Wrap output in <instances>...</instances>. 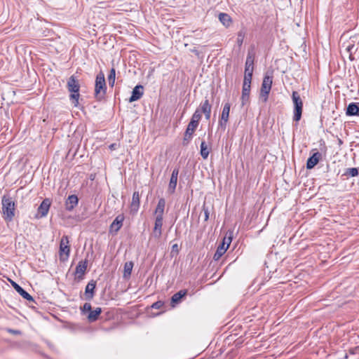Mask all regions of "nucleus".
Masks as SVG:
<instances>
[{"instance_id": "18", "label": "nucleus", "mask_w": 359, "mask_h": 359, "mask_svg": "<svg viewBox=\"0 0 359 359\" xmlns=\"http://www.w3.org/2000/svg\"><path fill=\"white\" fill-rule=\"evenodd\" d=\"M79 198L76 195H70L65 201V209L67 211H72L78 205Z\"/></svg>"}, {"instance_id": "31", "label": "nucleus", "mask_w": 359, "mask_h": 359, "mask_svg": "<svg viewBox=\"0 0 359 359\" xmlns=\"http://www.w3.org/2000/svg\"><path fill=\"white\" fill-rule=\"evenodd\" d=\"M201 112L199 109H197L194 114L192 115L191 121L189 123H194V125L198 126L199 121L201 118Z\"/></svg>"}, {"instance_id": "9", "label": "nucleus", "mask_w": 359, "mask_h": 359, "mask_svg": "<svg viewBox=\"0 0 359 359\" xmlns=\"http://www.w3.org/2000/svg\"><path fill=\"white\" fill-rule=\"evenodd\" d=\"M231 104L229 102H226L224 104L222 112L221 114V118L219 121V125L224 130L226 129V123L229 121V112H230Z\"/></svg>"}, {"instance_id": "36", "label": "nucleus", "mask_w": 359, "mask_h": 359, "mask_svg": "<svg viewBox=\"0 0 359 359\" xmlns=\"http://www.w3.org/2000/svg\"><path fill=\"white\" fill-rule=\"evenodd\" d=\"M163 305H164V302L163 301H157V302H154V304H152L151 307L152 309H161Z\"/></svg>"}, {"instance_id": "28", "label": "nucleus", "mask_w": 359, "mask_h": 359, "mask_svg": "<svg viewBox=\"0 0 359 359\" xmlns=\"http://www.w3.org/2000/svg\"><path fill=\"white\" fill-rule=\"evenodd\" d=\"M251 81H252V78H250L249 74H248L247 76H244L243 88H242L243 94L250 95V88H251Z\"/></svg>"}, {"instance_id": "40", "label": "nucleus", "mask_w": 359, "mask_h": 359, "mask_svg": "<svg viewBox=\"0 0 359 359\" xmlns=\"http://www.w3.org/2000/svg\"><path fill=\"white\" fill-rule=\"evenodd\" d=\"M117 148V144L116 143L111 144L109 146V149L110 150H115Z\"/></svg>"}, {"instance_id": "12", "label": "nucleus", "mask_w": 359, "mask_h": 359, "mask_svg": "<svg viewBox=\"0 0 359 359\" xmlns=\"http://www.w3.org/2000/svg\"><path fill=\"white\" fill-rule=\"evenodd\" d=\"M197 126L194 125V123H189L188 124L183 138L184 145H187L190 142V141L192 139L193 134L196 129L197 128Z\"/></svg>"}, {"instance_id": "2", "label": "nucleus", "mask_w": 359, "mask_h": 359, "mask_svg": "<svg viewBox=\"0 0 359 359\" xmlns=\"http://www.w3.org/2000/svg\"><path fill=\"white\" fill-rule=\"evenodd\" d=\"M67 87L68 90L71 93L69 97L74 107H77L79 104V89L80 85L79 81L76 80V77L72 75L71 76L68 81Z\"/></svg>"}, {"instance_id": "19", "label": "nucleus", "mask_w": 359, "mask_h": 359, "mask_svg": "<svg viewBox=\"0 0 359 359\" xmlns=\"http://www.w3.org/2000/svg\"><path fill=\"white\" fill-rule=\"evenodd\" d=\"M200 107V111L205 114L206 120H209L210 118L212 106L210 104L209 100L208 99H207V97H205V100L201 103Z\"/></svg>"}, {"instance_id": "27", "label": "nucleus", "mask_w": 359, "mask_h": 359, "mask_svg": "<svg viewBox=\"0 0 359 359\" xmlns=\"http://www.w3.org/2000/svg\"><path fill=\"white\" fill-rule=\"evenodd\" d=\"M102 313V309L100 307L96 308L95 310H90V311L88 313V315L87 316V319L90 323H93L96 321L99 316Z\"/></svg>"}, {"instance_id": "26", "label": "nucleus", "mask_w": 359, "mask_h": 359, "mask_svg": "<svg viewBox=\"0 0 359 359\" xmlns=\"http://www.w3.org/2000/svg\"><path fill=\"white\" fill-rule=\"evenodd\" d=\"M165 206V201L164 198H161L158 200V204L156 205L155 210L156 216H160L161 217H163L164 209Z\"/></svg>"}, {"instance_id": "32", "label": "nucleus", "mask_w": 359, "mask_h": 359, "mask_svg": "<svg viewBox=\"0 0 359 359\" xmlns=\"http://www.w3.org/2000/svg\"><path fill=\"white\" fill-rule=\"evenodd\" d=\"M116 71L114 68H111L108 76L109 85L113 87L115 83Z\"/></svg>"}, {"instance_id": "23", "label": "nucleus", "mask_w": 359, "mask_h": 359, "mask_svg": "<svg viewBox=\"0 0 359 359\" xmlns=\"http://www.w3.org/2000/svg\"><path fill=\"white\" fill-rule=\"evenodd\" d=\"M140 208V194L139 191H135L133 194L132 202L130 204V211L136 213Z\"/></svg>"}, {"instance_id": "17", "label": "nucleus", "mask_w": 359, "mask_h": 359, "mask_svg": "<svg viewBox=\"0 0 359 359\" xmlns=\"http://www.w3.org/2000/svg\"><path fill=\"white\" fill-rule=\"evenodd\" d=\"M144 93V88L142 85L136 86L132 91V95L129 98V102H133L140 100Z\"/></svg>"}, {"instance_id": "34", "label": "nucleus", "mask_w": 359, "mask_h": 359, "mask_svg": "<svg viewBox=\"0 0 359 359\" xmlns=\"http://www.w3.org/2000/svg\"><path fill=\"white\" fill-rule=\"evenodd\" d=\"M245 32L244 30H241L238 32V34H237V44L238 46H241L243 43V40H244V38H245Z\"/></svg>"}, {"instance_id": "13", "label": "nucleus", "mask_w": 359, "mask_h": 359, "mask_svg": "<svg viewBox=\"0 0 359 359\" xmlns=\"http://www.w3.org/2000/svg\"><path fill=\"white\" fill-rule=\"evenodd\" d=\"M96 287V281L91 280L86 285L84 292V299L86 300H91L95 295V289Z\"/></svg>"}, {"instance_id": "33", "label": "nucleus", "mask_w": 359, "mask_h": 359, "mask_svg": "<svg viewBox=\"0 0 359 359\" xmlns=\"http://www.w3.org/2000/svg\"><path fill=\"white\" fill-rule=\"evenodd\" d=\"M358 175V170L356 168H347L344 174L346 176L355 177Z\"/></svg>"}, {"instance_id": "35", "label": "nucleus", "mask_w": 359, "mask_h": 359, "mask_svg": "<svg viewBox=\"0 0 359 359\" xmlns=\"http://www.w3.org/2000/svg\"><path fill=\"white\" fill-rule=\"evenodd\" d=\"M81 309L83 313H89L92 309L91 304L90 303H85Z\"/></svg>"}, {"instance_id": "42", "label": "nucleus", "mask_w": 359, "mask_h": 359, "mask_svg": "<svg viewBox=\"0 0 359 359\" xmlns=\"http://www.w3.org/2000/svg\"><path fill=\"white\" fill-rule=\"evenodd\" d=\"M224 238H225V246H226L228 243V238H226V237Z\"/></svg>"}, {"instance_id": "4", "label": "nucleus", "mask_w": 359, "mask_h": 359, "mask_svg": "<svg viewBox=\"0 0 359 359\" xmlns=\"http://www.w3.org/2000/svg\"><path fill=\"white\" fill-rule=\"evenodd\" d=\"M292 100L294 104L293 120L298 122L302 118L303 111V102L299 94L297 91H293L292 94Z\"/></svg>"}, {"instance_id": "5", "label": "nucleus", "mask_w": 359, "mask_h": 359, "mask_svg": "<svg viewBox=\"0 0 359 359\" xmlns=\"http://www.w3.org/2000/svg\"><path fill=\"white\" fill-rule=\"evenodd\" d=\"M273 83V76L265 75L263 81L262 83L261 90H260V96L264 97V101L266 102L269 94L271 89V86Z\"/></svg>"}, {"instance_id": "1", "label": "nucleus", "mask_w": 359, "mask_h": 359, "mask_svg": "<svg viewBox=\"0 0 359 359\" xmlns=\"http://www.w3.org/2000/svg\"><path fill=\"white\" fill-rule=\"evenodd\" d=\"M3 217L6 221L11 222L15 216V204L11 197L4 196L1 200Z\"/></svg>"}, {"instance_id": "10", "label": "nucleus", "mask_w": 359, "mask_h": 359, "mask_svg": "<svg viewBox=\"0 0 359 359\" xmlns=\"http://www.w3.org/2000/svg\"><path fill=\"white\" fill-rule=\"evenodd\" d=\"M254 69V55L250 52L248 53L245 61V75L247 76L249 74L250 78H252V73Z\"/></svg>"}, {"instance_id": "11", "label": "nucleus", "mask_w": 359, "mask_h": 359, "mask_svg": "<svg viewBox=\"0 0 359 359\" xmlns=\"http://www.w3.org/2000/svg\"><path fill=\"white\" fill-rule=\"evenodd\" d=\"M231 241V238H228V243L227 245L225 246V238H224L223 242L217 247V250L214 254V260L217 261L221 258V257L225 253L227 248H229Z\"/></svg>"}, {"instance_id": "21", "label": "nucleus", "mask_w": 359, "mask_h": 359, "mask_svg": "<svg viewBox=\"0 0 359 359\" xmlns=\"http://www.w3.org/2000/svg\"><path fill=\"white\" fill-rule=\"evenodd\" d=\"M12 286L13 288L25 299L27 301L34 302L33 297L26 292L20 285L16 283L14 281H11Z\"/></svg>"}, {"instance_id": "6", "label": "nucleus", "mask_w": 359, "mask_h": 359, "mask_svg": "<svg viewBox=\"0 0 359 359\" xmlns=\"http://www.w3.org/2000/svg\"><path fill=\"white\" fill-rule=\"evenodd\" d=\"M69 241L67 236H63L60 243V259L65 261L68 259L70 252Z\"/></svg>"}, {"instance_id": "20", "label": "nucleus", "mask_w": 359, "mask_h": 359, "mask_svg": "<svg viewBox=\"0 0 359 359\" xmlns=\"http://www.w3.org/2000/svg\"><path fill=\"white\" fill-rule=\"evenodd\" d=\"M321 158V154L318 151L314 153L311 156H310L306 162V168L308 170H311L319 162Z\"/></svg>"}, {"instance_id": "3", "label": "nucleus", "mask_w": 359, "mask_h": 359, "mask_svg": "<svg viewBox=\"0 0 359 359\" xmlns=\"http://www.w3.org/2000/svg\"><path fill=\"white\" fill-rule=\"evenodd\" d=\"M107 91V86L105 82L104 74L102 72H100L95 79V97L97 100L104 98Z\"/></svg>"}, {"instance_id": "22", "label": "nucleus", "mask_w": 359, "mask_h": 359, "mask_svg": "<svg viewBox=\"0 0 359 359\" xmlns=\"http://www.w3.org/2000/svg\"><path fill=\"white\" fill-rule=\"evenodd\" d=\"M346 116H359V102H351L350 103L346 111Z\"/></svg>"}, {"instance_id": "39", "label": "nucleus", "mask_w": 359, "mask_h": 359, "mask_svg": "<svg viewBox=\"0 0 359 359\" xmlns=\"http://www.w3.org/2000/svg\"><path fill=\"white\" fill-rule=\"evenodd\" d=\"M203 210L204 212L205 221H208V219H209V210H208V208L207 207H205V205H203Z\"/></svg>"}, {"instance_id": "37", "label": "nucleus", "mask_w": 359, "mask_h": 359, "mask_svg": "<svg viewBox=\"0 0 359 359\" xmlns=\"http://www.w3.org/2000/svg\"><path fill=\"white\" fill-rule=\"evenodd\" d=\"M250 95L243 94L241 95L242 105H245L249 101Z\"/></svg>"}, {"instance_id": "24", "label": "nucleus", "mask_w": 359, "mask_h": 359, "mask_svg": "<svg viewBox=\"0 0 359 359\" xmlns=\"http://www.w3.org/2000/svg\"><path fill=\"white\" fill-rule=\"evenodd\" d=\"M218 19L225 27H229L232 23L231 18L229 14L225 13H219L218 15Z\"/></svg>"}, {"instance_id": "14", "label": "nucleus", "mask_w": 359, "mask_h": 359, "mask_svg": "<svg viewBox=\"0 0 359 359\" xmlns=\"http://www.w3.org/2000/svg\"><path fill=\"white\" fill-rule=\"evenodd\" d=\"M87 261H80L75 270V276L76 278L78 280H82L83 278V276L87 269Z\"/></svg>"}, {"instance_id": "7", "label": "nucleus", "mask_w": 359, "mask_h": 359, "mask_svg": "<svg viewBox=\"0 0 359 359\" xmlns=\"http://www.w3.org/2000/svg\"><path fill=\"white\" fill-rule=\"evenodd\" d=\"M50 204L51 203L49 198H46L43 199L38 208L36 218L39 219L46 217L48 212Z\"/></svg>"}, {"instance_id": "16", "label": "nucleus", "mask_w": 359, "mask_h": 359, "mask_svg": "<svg viewBox=\"0 0 359 359\" xmlns=\"http://www.w3.org/2000/svg\"><path fill=\"white\" fill-rule=\"evenodd\" d=\"M178 174H179V168H176L172 172L169 185H168V191L171 194L174 193L175 190L176 189Z\"/></svg>"}, {"instance_id": "25", "label": "nucleus", "mask_w": 359, "mask_h": 359, "mask_svg": "<svg viewBox=\"0 0 359 359\" xmlns=\"http://www.w3.org/2000/svg\"><path fill=\"white\" fill-rule=\"evenodd\" d=\"M211 151V147L208 146L205 140H203L200 145V154L203 159H207Z\"/></svg>"}, {"instance_id": "30", "label": "nucleus", "mask_w": 359, "mask_h": 359, "mask_svg": "<svg viewBox=\"0 0 359 359\" xmlns=\"http://www.w3.org/2000/svg\"><path fill=\"white\" fill-rule=\"evenodd\" d=\"M133 262H127L124 264V271H123V278H128L132 273V270L133 268Z\"/></svg>"}, {"instance_id": "15", "label": "nucleus", "mask_w": 359, "mask_h": 359, "mask_svg": "<svg viewBox=\"0 0 359 359\" xmlns=\"http://www.w3.org/2000/svg\"><path fill=\"white\" fill-rule=\"evenodd\" d=\"M163 220V217H161L160 216H156L155 217L153 235L156 238H159L162 234Z\"/></svg>"}, {"instance_id": "41", "label": "nucleus", "mask_w": 359, "mask_h": 359, "mask_svg": "<svg viewBox=\"0 0 359 359\" xmlns=\"http://www.w3.org/2000/svg\"><path fill=\"white\" fill-rule=\"evenodd\" d=\"M8 332H11V333H13L14 334H20V331L15 330H11V329L8 330Z\"/></svg>"}, {"instance_id": "29", "label": "nucleus", "mask_w": 359, "mask_h": 359, "mask_svg": "<svg viewBox=\"0 0 359 359\" xmlns=\"http://www.w3.org/2000/svg\"><path fill=\"white\" fill-rule=\"evenodd\" d=\"M187 294V290H182L174 294L171 297V303L172 306L180 302L182 297Z\"/></svg>"}, {"instance_id": "38", "label": "nucleus", "mask_w": 359, "mask_h": 359, "mask_svg": "<svg viewBox=\"0 0 359 359\" xmlns=\"http://www.w3.org/2000/svg\"><path fill=\"white\" fill-rule=\"evenodd\" d=\"M180 248L177 244H174L172 246L171 254L173 256L174 254L177 255L179 253Z\"/></svg>"}, {"instance_id": "8", "label": "nucleus", "mask_w": 359, "mask_h": 359, "mask_svg": "<svg viewBox=\"0 0 359 359\" xmlns=\"http://www.w3.org/2000/svg\"><path fill=\"white\" fill-rule=\"evenodd\" d=\"M125 217L123 214L118 215L109 226V232L116 234L123 226Z\"/></svg>"}]
</instances>
